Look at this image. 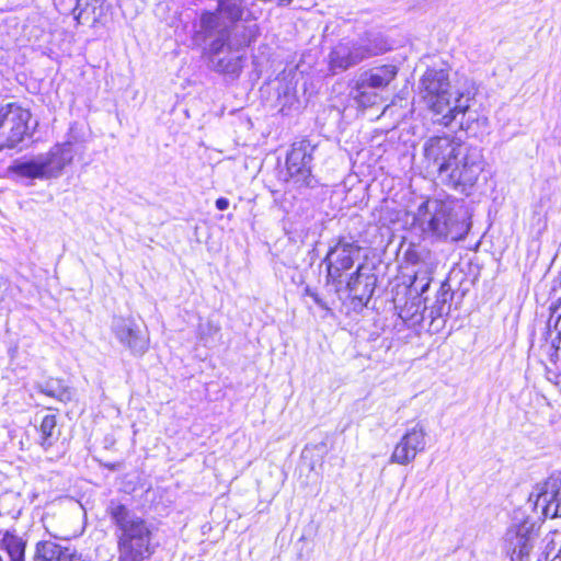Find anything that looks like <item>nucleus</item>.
<instances>
[{"label":"nucleus","mask_w":561,"mask_h":561,"mask_svg":"<svg viewBox=\"0 0 561 561\" xmlns=\"http://www.w3.org/2000/svg\"><path fill=\"white\" fill-rule=\"evenodd\" d=\"M304 295L310 297L313 302L319 306L323 310H330L328 304L319 296L318 293H316L313 289H311L309 286L305 287Z\"/></svg>","instance_id":"nucleus-28"},{"label":"nucleus","mask_w":561,"mask_h":561,"mask_svg":"<svg viewBox=\"0 0 561 561\" xmlns=\"http://www.w3.org/2000/svg\"><path fill=\"white\" fill-rule=\"evenodd\" d=\"M360 251L359 244L347 238H340L334 247H332L323 263L327 265V279L329 283L339 286L342 284V275L353 265Z\"/></svg>","instance_id":"nucleus-8"},{"label":"nucleus","mask_w":561,"mask_h":561,"mask_svg":"<svg viewBox=\"0 0 561 561\" xmlns=\"http://www.w3.org/2000/svg\"><path fill=\"white\" fill-rule=\"evenodd\" d=\"M294 0H278L277 5L279 7H287Z\"/></svg>","instance_id":"nucleus-31"},{"label":"nucleus","mask_w":561,"mask_h":561,"mask_svg":"<svg viewBox=\"0 0 561 561\" xmlns=\"http://www.w3.org/2000/svg\"><path fill=\"white\" fill-rule=\"evenodd\" d=\"M426 446V431L425 427L416 423L408 428L404 435L400 438L393 448L389 461L398 465H409L412 462L417 454L424 451Z\"/></svg>","instance_id":"nucleus-12"},{"label":"nucleus","mask_w":561,"mask_h":561,"mask_svg":"<svg viewBox=\"0 0 561 561\" xmlns=\"http://www.w3.org/2000/svg\"><path fill=\"white\" fill-rule=\"evenodd\" d=\"M422 98L428 110L442 116L438 123L448 127L470 107V98L458 91L453 92L445 70L428 69L421 79Z\"/></svg>","instance_id":"nucleus-4"},{"label":"nucleus","mask_w":561,"mask_h":561,"mask_svg":"<svg viewBox=\"0 0 561 561\" xmlns=\"http://www.w3.org/2000/svg\"><path fill=\"white\" fill-rule=\"evenodd\" d=\"M364 265H359L350 276L346 287L355 299L367 302L375 290L376 277L374 274H364Z\"/></svg>","instance_id":"nucleus-19"},{"label":"nucleus","mask_w":561,"mask_h":561,"mask_svg":"<svg viewBox=\"0 0 561 561\" xmlns=\"http://www.w3.org/2000/svg\"><path fill=\"white\" fill-rule=\"evenodd\" d=\"M106 514L115 526L118 561H145L154 553L152 527L118 500H111Z\"/></svg>","instance_id":"nucleus-3"},{"label":"nucleus","mask_w":561,"mask_h":561,"mask_svg":"<svg viewBox=\"0 0 561 561\" xmlns=\"http://www.w3.org/2000/svg\"><path fill=\"white\" fill-rule=\"evenodd\" d=\"M0 561H3L2 557L0 556Z\"/></svg>","instance_id":"nucleus-34"},{"label":"nucleus","mask_w":561,"mask_h":561,"mask_svg":"<svg viewBox=\"0 0 561 561\" xmlns=\"http://www.w3.org/2000/svg\"><path fill=\"white\" fill-rule=\"evenodd\" d=\"M32 114L18 103H7L0 106V141L4 148H16L25 137L30 136Z\"/></svg>","instance_id":"nucleus-7"},{"label":"nucleus","mask_w":561,"mask_h":561,"mask_svg":"<svg viewBox=\"0 0 561 561\" xmlns=\"http://www.w3.org/2000/svg\"><path fill=\"white\" fill-rule=\"evenodd\" d=\"M313 147L307 140L295 142L287 154L286 168L288 182L296 187L312 186L313 178L311 174Z\"/></svg>","instance_id":"nucleus-9"},{"label":"nucleus","mask_w":561,"mask_h":561,"mask_svg":"<svg viewBox=\"0 0 561 561\" xmlns=\"http://www.w3.org/2000/svg\"><path fill=\"white\" fill-rule=\"evenodd\" d=\"M55 561H83L81 556L71 553L69 551L59 552Z\"/></svg>","instance_id":"nucleus-29"},{"label":"nucleus","mask_w":561,"mask_h":561,"mask_svg":"<svg viewBox=\"0 0 561 561\" xmlns=\"http://www.w3.org/2000/svg\"><path fill=\"white\" fill-rule=\"evenodd\" d=\"M370 88H359V79L356 82L355 87V99L362 106H371L376 104L380 96L377 92L368 91Z\"/></svg>","instance_id":"nucleus-26"},{"label":"nucleus","mask_w":561,"mask_h":561,"mask_svg":"<svg viewBox=\"0 0 561 561\" xmlns=\"http://www.w3.org/2000/svg\"><path fill=\"white\" fill-rule=\"evenodd\" d=\"M5 149L2 141H0V150Z\"/></svg>","instance_id":"nucleus-33"},{"label":"nucleus","mask_w":561,"mask_h":561,"mask_svg":"<svg viewBox=\"0 0 561 561\" xmlns=\"http://www.w3.org/2000/svg\"><path fill=\"white\" fill-rule=\"evenodd\" d=\"M60 430L57 427V419L53 414L45 415L38 427V443L45 449H49L59 439Z\"/></svg>","instance_id":"nucleus-23"},{"label":"nucleus","mask_w":561,"mask_h":561,"mask_svg":"<svg viewBox=\"0 0 561 561\" xmlns=\"http://www.w3.org/2000/svg\"><path fill=\"white\" fill-rule=\"evenodd\" d=\"M220 331V327L218 323L213 320H206L205 322H201L198 324V334L202 340H207L208 337H213Z\"/></svg>","instance_id":"nucleus-27"},{"label":"nucleus","mask_w":561,"mask_h":561,"mask_svg":"<svg viewBox=\"0 0 561 561\" xmlns=\"http://www.w3.org/2000/svg\"><path fill=\"white\" fill-rule=\"evenodd\" d=\"M216 207L219 210H226L229 207V201L226 197H219L216 201Z\"/></svg>","instance_id":"nucleus-30"},{"label":"nucleus","mask_w":561,"mask_h":561,"mask_svg":"<svg viewBox=\"0 0 561 561\" xmlns=\"http://www.w3.org/2000/svg\"><path fill=\"white\" fill-rule=\"evenodd\" d=\"M415 219L425 233L438 240L458 241L469 231L461 209H457L450 201L432 198L423 202Z\"/></svg>","instance_id":"nucleus-5"},{"label":"nucleus","mask_w":561,"mask_h":561,"mask_svg":"<svg viewBox=\"0 0 561 561\" xmlns=\"http://www.w3.org/2000/svg\"><path fill=\"white\" fill-rule=\"evenodd\" d=\"M539 539V527L530 518L514 517L507 527L502 549L511 561H527Z\"/></svg>","instance_id":"nucleus-6"},{"label":"nucleus","mask_w":561,"mask_h":561,"mask_svg":"<svg viewBox=\"0 0 561 561\" xmlns=\"http://www.w3.org/2000/svg\"><path fill=\"white\" fill-rule=\"evenodd\" d=\"M363 61V56L355 42L345 41L339 43L329 55V69L332 73H340Z\"/></svg>","instance_id":"nucleus-17"},{"label":"nucleus","mask_w":561,"mask_h":561,"mask_svg":"<svg viewBox=\"0 0 561 561\" xmlns=\"http://www.w3.org/2000/svg\"><path fill=\"white\" fill-rule=\"evenodd\" d=\"M37 390L50 398H54L62 403L72 401L75 391L67 386L61 379L49 378L36 385Z\"/></svg>","instance_id":"nucleus-21"},{"label":"nucleus","mask_w":561,"mask_h":561,"mask_svg":"<svg viewBox=\"0 0 561 561\" xmlns=\"http://www.w3.org/2000/svg\"><path fill=\"white\" fill-rule=\"evenodd\" d=\"M423 157L426 168L436 172L444 184L462 193L476 185L485 165L481 148L448 135L428 138Z\"/></svg>","instance_id":"nucleus-1"},{"label":"nucleus","mask_w":561,"mask_h":561,"mask_svg":"<svg viewBox=\"0 0 561 561\" xmlns=\"http://www.w3.org/2000/svg\"><path fill=\"white\" fill-rule=\"evenodd\" d=\"M260 35L255 22L234 28L233 35H225V26L215 15H206L202 30H195L193 42L202 46L208 42L206 54L215 71L237 76L242 69L243 50Z\"/></svg>","instance_id":"nucleus-2"},{"label":"nucleus","mask_w":561,"mask_h":561,"mask_svg":"<svg viewBox=\"0 0 561 561\" xmlns=\"http://www.w3.org/2000/svg\"><path fill=\"white\" fill-rule=\"evenodd\" d=\"M12 171L21 178L49 180L48 174L44 168L39 154L24 161H18L12 167Z\"/></svg>","instance_id":"nucleus-22"},{"label":"nucleus","mask_w":561,"mask_h":561,"mask_svg":"<svg viewBox=\"0 0 561 561\" xmlns=\"http://www.w3.org/2000/svg\"><path fill=\"white\" fill-rule=\"evenodd\" d=\"M241 2L242 0H218L216 11H205L201 14L199 22L195 26V30H202V21L206 15H215L225 26V35H233L236 27H239L242 32V27L249 26L251 23L239 24L238 22L241 20L244 22L256 21L259 14L253 12L250 8L245 10Z\"/></svg>","instance_id":"nucleus-10"},{"label":"nucleus","mask_w":561,"mask_h":561,"mask_svg":"<svg viewBox=\"0 0 561 561\" xmlns=\"http://www.w3.org/2000/svg\"><path fill=\"white\" fill-rule=\"evenodd\" d=\"M551 561H561V549L559 550V553Z\"/></svg>","instance_id":"nucleus-32"},{"label":"nucleus","mask_w":561,"mask_h":561,"mask_svg":"<svg viewBox=\"0 0 561 561\" xmlns=\"http://www.w3.org/2000/svg\"><path fill=\"white\" fill-rule=\"evenodd\" d=\"M25 541L13 534L5 533L1 539V547L8 553L10 561H24Z\"/></svg>","instance_id":"nucleus-24"},{"label":"nucleus","mask_w":561,"mask_h":561,"mask_svg":"<svg viewBox=\"0 0 561 561\" xmlns=\"http://www.w3.org/2000/svg\"><path fill=\"white\" fill-rule=\"evenodd\" d=\"M397 75L398 67L394 65H381L374 67L360 75L359 88L382 90L396 79Z\"/></svg>","instance_id":"nucleus-18"},{"label":"nucleus","mask_w":561,"mask_h":561,"mask_svg":"<svg viewBox=\"0 0 561 561\" xmlns=\"http://www.w3.org/2000/svg\"><path fill=\"white\" fill-rule=\"evenodd\" d=\"M535 507L540 508L545 517H561V479L551 477L537 486Z\"/></svg>","instance_id":"nucleus-14"},{"label":"nucleus","mask_w":561,"mask_h":561,"mask_svg":"<svg viewBox=\"0 0 561 561\" xmlns=\"http://www.w3.org/2000/svg\"><path fill=\"white\" fill-rule=\"evenodd\" d=\"M62 14H73L78 24L94 25L105 14V0H54Z\"/></svg>","instance_id":"nucleus-13"},{"label":"nucleus","mask_w":561,"mask_h":561,"mask_svg":"<svg viewBox=\"0 0 561 561\" xmlns=\"http://www.w3.org/2000/svg\"><path fill=\"white\" fill-rule=\"evenodd\" d=\"M433 272V267L426 266L424 270L419 268L415 271L414 278L410 284V295H415L410 305H405L401 310V317L413 318L417 314H422V312L426 309L424 301L422 300V295L428 289L431 285V274Z\"/></svg>","instance_id":"nucleus-15"},{"label":"nucleus","mask_w":561,"mask_h":561,"mask_svg":"<svg viewBox=\"0 0 561 561\" xmlns=\"http://www.w3.org/2000/svg\"><path fill=\"white\" fill-rule=\"evenodd\" d=\"M451 299V294L442 287L437 295L436 302L431 308V317L438 318L449 312L450 306L448 301Z\"/></svg>","instance_id":"nucleus-25"},{"label":"nucleus","mask_w":561,"mask_h":561,"mask_svg":"<svg viewBox=\"0 0 561 561\" xmlns=\"http://www.w3.org/2000/svg\"><path fill=\"white\" fill-rule=\"evenodd\" d=\"M112 332L133 355L142 356L149 348V335L133 317H114Z\"/></svg>","instance_id":"nucleus-11"},{"label":"nucleus","mask_w":561,"mask_h":561,"mask_svg":"<svg viewBox=\"0 0 561 561\" xmlns=\"http://www.w3.org/2000/svg\"><path fill=\"white\" fill-rule=\"evenodd\" d=\"M352 41L355 42L363 60L383 54L391 48L390 43L380 32L368 31L359 38Z\"/></svg>","instance_id":"nucleus-20"},{"label":"nucleus","mask_w":561,"mask_h":561,"mask_svg":"<svg viewBox=\"0 0 561 561\" xmlns=\"http://www.w3.org/2000/svg\"><path fill=\"white\" fill-rule=\"evenodd\" d=\"M49 179L58 178L73 160L71 142L54 145L47 152L39 153Z\"/></svg>","instance_id":"nucleus-16"}]
</instances>
